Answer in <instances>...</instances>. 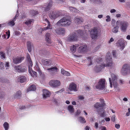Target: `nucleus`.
Wrapping results in <instances>:
<instances>
[{
	"label": "nucleus",
	"instance_id": "41",
	"mask_svg": "<svg viewBox=\"0 0 130 130\" xmlns=\"http://www.w3.org/2000/svg\"><path fill=\"white\" fill-rule=\"evenodd\" d=\"M90 1L94 3H101V0H90Z\"/></svg>",
	"mask_w": 130,
	"mask_h": 130
},
{
	"label": "nucleus",
	"instance_id": "5",
	"mask_svg": "<svg viewBox=\"0 0 130 130\" xmlns=\"http://www.w3.org/2000/svg\"><path fill=\"white\" fill-rule=\"evenodd\" d=\"M100 29L96 27H95L90 30V36L92 39L95 40L97 39L101 34Z\"/></svg>",
	"mask_w": 130,
	"mask_h": 130
},
{
	"label": "nucleus",
	"instance_id": "25",
	"mask_svg": "<svg viewBox=\"0 0 130 130\" xmlns=\"http://www.w3.org/2000/svg\"><path fill=\"white\" fill-rule=\"evenodd\" d=\"M50 36V34L48 32L46 33L45 35L46 42L48 43H51Z\"/></svg>",
	"mask_w": 130,
	"mask_h": 130
},
{
	"label": "nucleus",
	"instance_id": "46",
	"mask_svg": "<svg viewBox=\"0 0 130 130\" xmlns=\"http://www.w3.org/2000/svg\"><path fill=\"white\" fill-rule=\"evenodd\" d=\"M32 22V20L31 19H29L27 21H26L25 22V23L26 25H28L30 24H31V22Z\"/></svg>",
	"mask_w": 130,
	"mask_h": 130
},
{
	"label": "nucleus",
	"instance_id": "59",
	"mask_svg": "<svg viewBox=\"0 0 130 130\" xmlns=\"http://www.w3.org/2000/svg\"><path fill=\"white\" fill-rule=\"evenodd\" d=\"M38 13V12L36 10H33V16Z\"/></svg>",
	"mask_w": 130,
	"mask_h": 130
},
{
	"label": "nucleus",
	"instance_id": "49",
	"mask_svg": "<svg viewBox=\"0 0 130 130\" xmlns=\"http://www.w3.org/2000/svg\"><path fill=\"white\" fill-rule=\"evenodd\" d=\"M0 68L1 69H4V63L1 62H0Z\"/></svg>",
	"mask_w": 130,
	"mask_h": 130
},
{
	"label": "nucleus",
	"instance_id": "13",
	"mask_svg": "<svg viewBox=\"0 0 130 130\" xmlns=\"http://www.w3.org/2000/svg\"><path fill=\"white\" fill-rule=\"evenodd\" d=\"M60 84V82L57 80H52L49 82L50 86L53 87H56L59 86Z\"/></svg>",
	"mask_w": 130,
	"mask_h": 130
},
{
	"label": "nucleus",
	"instance_id": "39",
	"mask_svg": "<svg viewBox=\"0 0 130 130\" xmlns=\"http://www.w3.org/2000/svg\"><path fill=\"white\" fill-rule=\"evenodd\" d=\"M76 46L74 45H73L71 47V52L73 53H74L75 52L76 50Z\"/></svg>",
	"mask_w": 130,
	"mask_h": 130
},
{
	"label": "nucleus",
	"instance_id": "48",
	"mask_svg": "<svg viewBox=\"0 0 130 130\" xmlns=\"http://www.w3.org/2000/svg\"><path fill=\"white\" fill-rule=\"evenodd\" d=\"M106 22H109L111 21V18L109 16L107 15L106 16Z\"/></svg>",
	"mask_w": 130,
	"mask_h": 130
},
{
	"label": "nucleus",
	"instance_id": "6",
	"mask_svg": "<svg viewBox=\"0 0 130 130\" xmlns=\"http://www.w3.org/2000/svg\"><path fill=\"white\" fill-rule=\"evenodd\" d=\"M117 25H119L120 29L122 31L125 32L128 26V23L127 22L118 21L116 22Z\"/></svg>",
	"mask_w": 130,
	"mask_h": 130
},
{
	"label": "nucleus",
	"instance_id": "47",
	"mask_svg": "<svg viewBox=\"0 0 130 130\" xmlns=\"http://www.w3.org/2000/svg\"><path fill=\"white\" fill-rule=\"evenodd\" d=\"M5 66L6 69H8L9 68V62H6L5 64Z\"/></svg>",
	"mask_w": 130,
	"mask_h": 130
},
{
	"label": "nucleus",
	"instance_id": "15",
	"mask_svg": "<svg viewBox=\"0 0 130 130\" xmlns=\"http://www.w3.org/2000/svg\"><path fill=\"white\" fill-rule=\"evenodd\" d=\"M85 32L82 30L79 29L77 30V32L78 34V36H80L81 38L85 39L87 38V35L84 33Z\"/></svg>",
	"mask_w": 130,
	"mask_h": 130
},
{
	"label": "nucleus",
	"instance_id": "36",
	"mask_svg": "<svg viewBox=\"0 0 130 130\" xmlns=\"http://www.w3.org/2000/svg\"><path fill=\"white\" fill-rule=\"evenodd\" d=\"M27 45L28 50L29 52H30L31 50V47L30 42L28 41L27 42Z\"/></svg>",
	"mask_w": 130,
	"mask_h": 130
},
{
	"label": "nucleus",
	"instance_id": "29",
	"mask_svg": "<svg viewBox=\"0 0 130 130\" xmlns=\"http://www.w3.org/2000/svg\"><path fill=\"white\" fill-rule=\"evenodd\" d=\"M78 120L81 123H84L86 122L85 119L82 117H79L78 118Z\"/></svg>",
	"mask_w": 130,
	"mask_h": 130
},
{
	"label": "nucleus",
	"instance_id": "22",
	"mask_svg": "<svg viewBox=\"0 0 130 130\" xmlns=\"http://www.w3.org/2000/svg\"><path fill=\"white\" fill-rule=\"evenodd\" d=\"M56 32L59 35H64L65 33V30L64 28H57L55 30Z\"/></svg>",
	"mask_w": 130,
	"mask_h": 130
},
{
	"label": "nucleus",
	"instance_id": "43",
	"mask_svg": "<svg viewBox=\"0 0 130 130\" xmlns=\"http://www.w3.org/2000/svg\"><path fill=\"white\" fill-rule=\"evenodd\" d=\"M26 108L25 106L24 105H20L17 108V110H18L19 109H20L22 110Z\"/></svg>",
	"mask_w": 130,
	"mask_h": 130
},
{
	"label": "nucleus",
	"instance_id": "24",
	"mask_svg": "<svg viewBox=\"0 0 130 130\" xmlns=\"http://www.w3.org/2000/svg\"><path fill=\"white\" fill-rule=\"evenodd\" d=\"M53 5V2L50 1L49 3H47L46 5V8H45L44 10L45 11L49 10Z\"/></svg>",
	"mask_w": 130,
	"mask_h": 130
},
{
	"label": "nucleus",
	"instance_id": "23",
	"mask_svg": "<svg viewBox=\"0 0 130 130\" xmlns=\"http://www.w3.org/2000/svg\"><path fill=\"white\" fill-rule=\"evenodd\" d=\"M22 95L21 92L20 90L17 91L13 95V98L15 99L20 98Z\"/></svg>",
	"mask_w": 130,
	"mask_h": 130
},
{
	"label": "nucleus",
	"instance_id": "35",
	"mask_svg": "<svg viewBox=\"0 0 130 130\" xmlns=\"http://www.w3.org/2000/svg\"><path fill=\"white\" fill-rule=\"evenodd\" d=\"M48 26L45 27H44L43 28V30H46L48 29H52V28L51 26V24L50 22H48Z\"/></svg>",
	"mask_w": 130,
	"mask_h": 130
},
{
	"label": "nucleus",
	"instance_id": "9",
	"mask_svg": "<svg viewBox=\"0 0 130 130\" xmlns=\"http://www.w3.org/2000/svg\"><path fill=\"white\" fill-rule=\"evenodd\" d=\"M63 11L60 10L57 11H52L49 14V16L52 19H54L59 16H62Z\"/></svg>",
	"mask_w": 130,
	"mask_h": 130
},
{
	"label": "nucleus",
	"instance_id": "12",
	"mask_svg": "<svg viewBox=\"0 0 130 130\" xmlns=\"http://www.w3.org/2000/svg\"><path fill=\"white\" fill-rule=\"evenodd\" d=\"M87 50V47L86 45H81L77 49L78 52L83 53L86 52Z\"/></svg>",
	"mask_w": 130,
	"mask_h": 130
},
{
	"label": "nucleus",
	"instance_id": "14",
	"mask_svg": "<svg viewBox=\"0 0 130 130\" xmlns=\"http://www.w3.org/2000/svg\"><path fill=\"white\" fill-rule=\"evenodd\" d=\"M125 41L123 39L118 40L116 43L117 45L119 47L121 48V49L123 50L125 47Z\"/></svg>",
	"mask_w": 130,
	"mask_h": 130
},
{
	"label": "nucleus",
	"instance_id": "50",
	"mask_svg": "<svg viewBox=\"0 0 130 130\" xmlns=\"http://www.w3.org/2000/svg\"><path fill=\"white\" fill-rule=\"evenodd\" d=\"M99 129L101 130H107L106 128L105 127L103 126H101L99 127Z\"/></svg>",
	"mask_w": 130,
	"mask_h": 130
},
{
	"label": "nucleus",
	"instance_id": "30",
	"mask_svg": "<svg viewBox=\"0 0 130 130\" xmlns=\"http://www.w3.org/2000/svg\"><path fill=\"white\" fill-rule=\"evenodd\" d=\"M51 61L49 59H46L43 62V63L44 65L48 66L51 64Z\"/></svg>",
	"mask_w": 130,
	"mask_h": 130
},
{
	"label": "nucleus",
	"instance_id": "42",
	"mask_svg": "<svg viewBox=\"0 0 130 130\" xmlns=\"http://www.w3.org/2000/svg\"><path fill=\"white\" fill-rule=\"evenodd\" d=\"M96 62L98 63H101L102 61V59L100 57L97 58L96 59Z\"/></svg>",
	"mask_w": 130,
	"mask_h": 130
},
{
	"label": "nucleus",
	"instance_id": "62",
	"mask_svg": "<svg viewBox=\"0 0 130 130\" xmlns=\"http://www.w3.org/2000/svg\"><path fill=\"white\" fill-rule=\"evenodd\" d=\"M20 33L18 31H16L15 32V35L17 36L19 35H20Z\"/></svg>",
	"mask_w": 130,
	"mask_h": 130
},
{
	"label": "nucleus",
	"instance_id": "19",
	"mask_svg": "<svg viewBox=\"0 0 130 130\" xmlns=\"http://www.w3.org/2000/svg\"><path fill=\"white\" fill-rule=\"evenodd\" d=\"M83 21V19L81 17H75L74 18V22L77 24H81Z\"/></svg>",
	"mask_w": 130,
	"mask_h": 130
},
{
	"label": "nucleus",
	"instance_id": "16",
	"mask_svg": "<svg viewBox=\"0 0 130 130\" xmlns=\"http://www.w3.org/2000/svg\"><path fill=\"white\" fill-rule=\"evenodd\" d=\"M68 89L70 91H76V85L74 83H72L70 84Z\"/></svg>",
	"mask_w": 130,
	"mask_h": 130
},
{
	"label": "nucleus",
	"instance_id": "33",
	"mask_svg": "<svg viewBox=\"0 0 130 130\" xmlns=\"http://www.w3.org/2000/svg\"><path fill=\"white\" fill-rule=\"evenodd\" d=\"M112 55L114 58L116 59H118L119 57L117 53L115 50H113L112 51Z\"/></svg>",
	"mask_w": 130,
	"mask_h": 130
},
{
	"label": "nucleus",
	"instance_id": "20",
	"mask_svg": "<svg viewBox=\"0 0 130 130\" xmlns=\"http://www.w3.org/2000/svg\"><path fill=\"white\" fill-rule=\"evenodd\" d=\"M43 94L42 96L44 99H45L46 98L50 96V92L46 89H43Z\"/></svg>",
	"mask_w": 130,
	"mask_h": 130
},
{
	"label": "nucleus",
	"instance_id": "26",
	"mask_svg": "<svg viewBox=\"0 0 130 130\" xmlns=\"http://www.w3.org/2000/svg\"><path fill=\"white\" fill-rule=\"evenodd\" d=\"M67 109L71 114L73 113L74 111L73 106L72 105H69L67 107Z\"/></svg>",
	"mask_w": 130,
	"mask_h": 130
},
{
	"label": "nucleus",
	"instance_id": "31",
	"mask_svg": "<svg viewBox=\"0 0 130 130\" xmlns=\"http://www.w3.org/2000/svg\"><path fill=\"white\" fill-rule=\"evenodd\" d=\"M16 20L15 18H14L13 20H10L8 23V25L11 26L14 25H15L14 22Z\"/></svg>",
	"mask_w": 130,
	"mask_h": 130
},
{
	"label": "nucleus",
	"instance_id": "60",
	"mask_svg": "<svg viewBox=\"0 0 130 130\" xmlns=\"http://www.w3.org/2000/svg\"><path fill=\"white\" fill-rule=\"evenodd\" d=\"M66 71L64 70L63 69H62L61 70V72L62 74L63 75Z\"/></svg>",
	"mask_w": 130,
	"mask_h": 130
},
{
	"label": "nucleus",
	"instance_id": "63",
	"mask_svg": "<svg viewBox=\"0 0 130 130\" xmlns=\"http://www.w3.org/2000/svg\"><path fill=\"white\" fill-rule=\"evenodd\" d=\"M116 12V10L115 9H111V10L110 11V12L111 13H114Z\"/></svg>",
	"mask_w": 130,
	"mask_h": 130
},
{
	"label": "nucleus",
	"instance_id": "21",
	"mask_svg": "<svg viewBox=\"0 0 130 130\" xmlns=\"http://www.w3.org/2000/svg\"><path fill=\"white\" fill-rule=\"evenodd\" d=\"M24 59L23 57H17L13 59V62L15 64H18L21 62Z\"/></svg>",
	"mask_w": 130,
	"mask_h": 130
},
{
	"label": "nucleus",
	"instance_id": "7",
	"mask_svg": "<svg viewBox=\"0 0 130 130\" xmlns=\"http://www.w3.org/2000/svg\"><path fill=\"white\" fill-rule=\"evenodd\" d=\"M78 36L76 34L73 32L69 35L66 38L67 42H72L77 40L78 39Z\"/></svg>",
	"mask_w": 130,
	"mask_h": 130
},
{
	"label": "nucleus",
	"instance_id": "53",
	"mask_svg": "<svg viewBox=\"0 0 130 130\" xmlns=\"http://www.w3.org/2000/svg\"><path fill=\"white\" fill-rule=\"evenodd\" d=\"M6 34L7 36V39H8L9 38L10 35V31L8 30L7 32H6Z\"/></svg>",
	"mask_w": 130,
	"mask_h": 130
},
{
	"label": "nucleus",
	"instance_id": "1",
	"mask_svg": "<svg viewBox=\"0 0 130 130\" xmlns=\"http://www.w3.org/2000/svg\"><path fill=\"white\" fill-rule=\"evenodd\" d=\"M110 55V53L109 52H108L107 54L106 57V61L107 63L106 64H105L104 63H103L99 66L101 68L102 70L106 67H108L111 69L114 67V65L113 63L112 58Z\"/></svg>",
	"mask_w": 130,
	"mask_h": 130
},
{
	"label": "nucleus",
	"instance_id": "10",
	"mask_svg": "<svg viewBox=\"0 0 130 130\" xmlns=\"http://www.w3.org/2000/svg\"><path fill=\"white\" fill-rule=\"evenodd\" d=\"M121 72L123 75L130 73V66L127 64H124L122 68Z\"/></svg>",
	"mask_w": 130,
	"mask_h": 130
},
{
	"label": "nucleus",
	"instance_id": "37",
	"mask_svg": "<svg viewBox=\"0 0 130 130\" xmlns=\"http://www.w3.org/2000/svg\"><path fill=\"white\" fill-rule=\"evenodd\" d=\"M5 130H8L9 127V124L7 122H5L3 125Z\"/></svg>",
	"mask_w": 130,
	"mask_h": 130
},
{
	"label": "nucleus",
	"instance_id": "44",
	"mask_svg": "<svg viewBox=\"0 0 130 130\" xmlns=\"http://www.w3.org/2000/svg\"><path fill=\"white\" fill-rule=\"evenodd\" d=\"M81 112V110L79 109H77L76 112H75L74 116L76 117L79 116Z\"/></svg>",
	"mask_w": 130,
	"mask_h": 130
},
{
	"label": "nucleus",
	"instance_id": "55",
	"mask_svg": "<svg viewBox=\"0 0 130 130\" xmlns=\"http://www.w3.org/2000/svg\"><path fill=\"white\" fill-rule=\"evenodd\" d=\"M114 40L113 38L112 37H111L110 39L109 40V41L108 43H109L110 44L111 43V42H113Z\"/></svg>",
	"mask_w": 130,
	"mask_h": 130
},
{
	"label": "nucleus",
	"instance_id": "51",
	"mask_svg": "<svg viewBox=\"0 0 130 130\" xmlns=\"http://www.w3.org/2000/svg\"><path fill=\"white\" fill-rule=\"evenodd\" d=\"M46 16L43 15V20H45L48 23V22H50L48 21L47 18H46Z\"/></svg>",
	"mask_w": 130,
	"mask_h": 130
},
{
	"label": "nucleus",
	"instance_id": "58",
	"mask_svg": "<svg viewBox=\"0 0 130 130\" xmlns=\"http://www.w3.org/2000/svg\"><path fill=\"white\" fill-rule=\"evenodd\" d=\"M120 127V125L119 124H116L115 125V127L117 129H119Z\"/></svg>",
	"mask_w": 130,
	"mask_h": 130
},
{
	"label": "nucleus",
	"instance_id": "3",
	"mask_svg": "<svg viewBox=\"0 0 130 130\" xmlns=\"http://www.w3.org/2000/svg\"><path fill=\"white\" fill-rule=\"evenodd\" d=\"M111 78H109L110 87L112 88L113 85L115 90L116 91H119V88L117 87V76L116 74H111Z\"/></svg>",
	"mask_w": 130,
	"mask_h": 130
},
{
	"label": "nucleus",
	"instance_id": "2",
	"mask_svg": "<svg viewBox=\"0 0 130 130\" xmlns=\"http://www.w3.org/2000/svg\"><path fill=\"white\" fill-rule=\"evenodd\" d=\"M100 101L101 103H96L94 105V107L97 109L99 113H101L100 115L101 117H104L105 116V110L103 107L105 105L104 100L102 99H100Z\"/></svg>",
	"mask_w": 130,
	"mask_h": 130
},
{
	"label": "nucleus",
	"instance_id": "61",
	"mask_svg": "<svg viewBox=\"0 0 130 130\" xmlns=\"http://www.w3.org/2000/svg\"><path fill=\"white\" fill-rule=\"evenodd\" d=\"M104 119L105 121L107 122L109 121L110 120V119L108 117L105 118Z\"/></svg>",
	"mask_w": 130,
	"mask_h": 130
},
{
	"label": "nucleus",
	"instance_id": "54",
	"mask_svg": "<svg viewBox=\"0 0 130 130\" xmlns=\"http://www.w3.org/2000/svg\"><path fill=\"white\" fill-rule=\"evenodd\" d=\"M111 120L113 122H114L115 120V115L112 116L111 118Z\"/></svg>",
	"mask_w": 130,
	"mask_h": 130
},
{
	"label": "nucleus",
	"instance_id": "4",
	"mask_svg": "<svg viewBox=\"0 0 130 130\" xmlns=\"http://www.w3.org/2000/svg\"><path fill=\"white\" fill-rule=\"evenodd\" d=\"M71 18L70 17L66 16L59 20L57 23L58 26L66 27L69 26L71 23Z\"/></svg>",
	"mask_w": 130,
	"mask_h": 130
},
{
	"label": "nucleus",
	"instance_id": "32",
	"mask_svg": "<svg viewBox=\"0 0 130 130\" xmlns=\"http://www.w3.org/2000/svg\"><path fill=\"white\" fill-rule=\"evenodd\" d=\"M118 25H117L114 27V28L112 29V32L114 33H117L118 31V28H119V26H118Z\"/></svg>",
	"mask_w": 130,
	"mask_h": 130
},
{
	"label": "nucleus",
	"instance_id": "27",
	"mask_svg": "<svg viewBox=\"0 0 130 130\" xmlns=\"http://www.w3.org/2000/svg\"><path fill=\"white\" fill-rule=\"evenodd\" d=\"M69 9L72 12H75L78 13L79 12L78 10L76 8L72 7H70L69 8Z\"/></svg>",
	"mask_w": 130,
	"mask_h": 130
},
{
	"label": "nucleus",
	"instance_id": "38",
	"mask_svg": "<svg viewBox=\"0 0 130 130\" xmlns=\"http://www.w3.org/2000/svg\"><path fill=\"white\" fill-rule=\"evenodd\" d=\"M87 59L90 61V63L88 64L89 66H90L92 64V59L93 58L91 56H89L87 57Z\"/></svg>",
	"mask_w": 130,
	"mask_h": 130
},
{
	"label": "nucleus",
	"instance_id": "52",
	"mask_svg": "<svg viewBox=\"0 0 130 130\" xmlns=\"http://www.w3.org/2000/svg\"><path fill=\"white\" fill-rule=\"evenodd\" d=\"M64 75H66L67 76H69L70 75V74L68 72L66 71L65 73L63 74Z\"/></svg>",
	"mask_w": 130,
	"mask_h": 130
},
{
	"label": "nucleus",
	"instance_id": "17",
	"mask_svg": "<svg viewBox=\"0 0 130 130\" xmlns=\"http://www.w3.org/2000/svg\"><path fill=\"white\" fill-rule=\"evenodd\" d=\"M14 69L16 71L19 72H25L26 71V68H23L20 66H14Z\"/></svg>",
	"mask_w": 130,
	"mask_h": 130
},
{
	"label": "nucleus",
	"instance_id": "18",
	"mask_svg": "<svg viewBox=\"0 0 130 130\" xmlns=\"http://www.w3.org/2000/svg\"><path fill=\"white\" fill-rule=\"evenodd\" d=\"M46 69L50 74L53 75L57 72L58 68L56 67H53Z\"/></svg>",
	"mask_w": 130,
	"mask_h": 130
},
{
	"label": "nucleus",
	"instance_id": "11",
	"mask_svg": "<svg viewBox=\"0 0 130 130\" xmlns=\"http://www.w3.org/2000/svg\"><path fill=\"white\" fill-rule=\"evenodd\" d=\"M27 60L29 62V67L28 72L30 75L32 76V62L31 59H30L29 55L28 54L27 55Z\"/></svg>",
	"mask_w": 130,
	"mask_h": 130
},
{
	"label": "nucleus",
	"instance_id": "34",
	"mask_svg": "<svg viewBox=\"0 0 130 130\" xmlns=\"http://www.w3.org/2000/svg\"><path fill=\"white\" fill-rule=\"evenodd\" d=\"M94 70L97 73L100 72L102 70L101 69L99 65V66L97 65L94 68Z\"/></svg>",
	"mask_w": 130,
	"mask_h": 130
},
{
	"label": "nucleus",
	"instance_id": "64",
	"mask_svg": "<svg viewBox=\"0 0 130 130\" xmlns=\"http://www.w3.org/2000/svg\"><path fill=\"white\" fill-rule=\"evenodd\" d=\"M57 41L58 43L61 44V45H62V41L58 39L57 40Z\"/></svg>",
	"mask_w": 130,
	"mask_h": 130
},
{
	"label": "nucleus",
	"instance_id": "45",
	"mask_svg": "<svg viewBox=\"0 0 130 130\" xmlns=\"http://www.w3.org/2000/svg\"><path fill=\"white\" fill-rule=\"evenodd\" d=\"M32 85H30L27 88L26 92H27L29 91H32Z\"/></svg>",
	"mask_w": 130,
	"mask_h": 130
},
{
	"label": "nucleus",
	"instance_id": "8",
	"mask_svg": "<svg viewBox=\"0 0 130 130\" xmlns=\"http://www.w3.org/2000/svg\"><path fill=\"white\" fill-rule=\"evenodd\" d=\"M105 79L102 78L98 82V84L96 86V88L98 89L102 90L105 88Z\"/></svg>",
	"mask_w": 130,
	"mask_h": 130
},
{
	"label": "nucleus",
	"instance_id": "56",
	"mask_svg": "<svg viewBox=\"0 0 130 130\" xmlns=\"http://www.w3.org/2000/svg\"><path fill=\"white\" fill-rule=\"evenodd\" d=\"M94 127L96 129L98 128V124L97 122H95V123Z\"/></svg>",
	"mask_w": 130,
	"mask_h": 130
},
{
	"label": "nucleus",
	"instance_id": "40",
	"mask_svg": "<svg viewBox=\"0 0 130 130\" xmlns=\"http://www.w3.org/2000/svg\"><path fill=\"white\" fill-rule=\"evenodd\" d=\"M1 54L0 55V57L1 58L4 60L6 58V54L5 53L1 51Z\"/></svg>",
	"mask_w": 130,
	"mask_h": 130
},
{
	"label": "nucleus",
	"instance_id": "57",
	"mask_svg": "<svg viewBox=\"0 0 130 130\" xmlns=\"http://www.w3.org/2000/svg\"><path fill=\"white\" fill-rule=\"evenodd\" d=\"M128 112L126 113V116H129V115L130 112V108H129L128 109Z\"/></svg>",
	"mask_w": 130,
	"mask_h": 130
},
{
	"label": "nucleus",
	"instance_id": "28",
	"mask_svg": "<svg viewBox=\"0 0 130 130\" xmlns=\"http://www.w3.org/2000/svg\"><path fill=\"white\" fill-rule=\"evenodd\" d=\"M18 79L20 80V82L21 83H23L25 82L26 80V78L24 76H21L18 78Z\"/></svg>",
	"mask_w": 130,
	"mask_h": 130
}]
</instances>
